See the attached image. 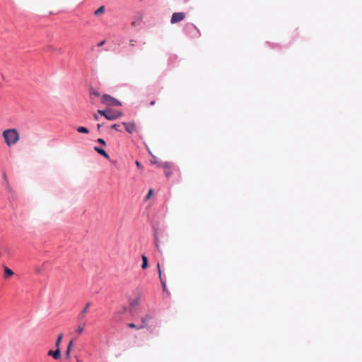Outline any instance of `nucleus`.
I'll use <instances>...</instances> for the list:
<instances>
[{
    "label": "nucleus",
    "mask_w": 362,
    "mask_h": 362,
    "mask_svg": "<svg viewBox=\"0 0 362 362\" xmlns=\"http://www.w3.org/2000/svg\"><path fill=\"white\" fill-rule=\"evenodd\" d=\"M2 136L8 146L16 144L20 140V134L16 129H8L3 131Z\"/></svg>",
    "instance_id": "1"
},
{
    "label": "nucleus",
    "mask_w": 362,
    "mask_h": 362,
    "mask_svg": "<svg viewBox=\"0 0 362 362\" xmlns=\"http://www.w3.org/2000/svg\"><path fill=\"white\" fill-rule=\"evenodd\" d=\"M98 112L100 115L104 116L108 120H115L117 118H119L122 115V112L115 111L110 108H107L103 110H98Z\"/></svg>",
    "instance_id": "2"
},
{
    "label": "nucleus",
    "mask_w": 362,
    "mask_h": 362,
    "mask_svg": "<svg viewBox=\"0 0 362 362\" xmlns=\"http://www.w3.org/2000/svg\"><path fill=\"white\" fill-rule=\"evenodd\" d=\"M102 103L107 105L120 106L121 103L110 95L105 94L102 97Z\"/></svg>",
    "instance_id": "3"
},
{
    "label": "nucleus",
    "mask_w": 362,
    "mask_h": 362,
    "mask_svg": "<svg viewBox=\"0 0 362 362\" xmlns=\"http://www.w3.org/2000/svg\"><path fill=\"white\" fill-rule=\"evenodd\" d=\"M185 18V13L182 12L174 13L171 17L170 22L173 24L177 23L183 21Z\"/></svg>",
    "instance_id": "4"
},
{
    "label": "nucleus",
    "mask_w": 362,
    "mask_h": 362,
    "mask_svg": "<svg viewBox=\"0 0 362 362\" xmlns=\"http://www.w3.org/2000/svg\"><path fill=\"white\" fill-rule=\"evenodd\" d=\"M122 124L124 126L125 130L129 134H133L137 130L135 122H122Z\"/></svg>",
    "instance_id": "5"
},
{
    "label": "nucleus",
    "mask_w": 362,
    "mask_h": 362,
    "mask_svg": "<svg viewBox=\"0 0 362 362\" xmlns=\"http://www.w3.org/2000/svg\"><path fill=\"white\" fill-rule=\"evenodd\" d=\"M151 319V316L150 315H146L141 318V324L138 325L137 329H141L146 327L147 322H148Z\"/></svg>",
    "instance_id": "6"
},
{
    "label": "nucleus",
    "mask_w": 362,
    "mask_h": 362,
    "mask_svg": "<svg viewBox=\"0 0 362 362\" xmlns=\"http://www.w3.org/2000/svg\"><path fill=\"white\" fill-rule=\"evenodd\" d=\"M47 355L49 356H52L53 357L54 359L57 360L60 358L61 356V351H60V349H58L57 348V349L55 351H52V350H49L48 352H47Z\"/></svg>",
    "instance_id": "7"
},
{
    "label": "nucleus",
    "mask_w": 362,
    "mask_h": 362,
    "mask_svg": "<svg viewBox=\"0 0 362 362\" xmlns=\"http://www.w3.org/2000/svg\"><path fill=\"white\" fill-rule=\"evenodd\" d=\"M157 269H158L159 279H160V283L162 284L163 290L165 291V289H166V284L164 281V280L163 279L162 272H161V269H160V264L159 262L157 263Z\"/></svg>",
    "instance_id": "8"
},
{
    "label": "nucleus",
    "mask_w": 362,
    "mask_h": 362,
    "mask_svg": "<svg viewBox=\"0 0 362 362\" xmlns=\"http://www.w3.org/2000/svg\"><path fill=\"white\" fill-rule=\"evenodd\" d=\"M90 306V303H88L86 305V307L82 310V311L80 313V314L78 315V319L81 320H83L85 316H86V314L88 312V308Z\"/></svg>",
    "instance_id": "9"
},
{
    "label": "nucleus",
    "mask_w": 362,
    "mask_h": 362,
    "mask_svg": "<svg viewBox=\"0 0 362 362\" xmlns=\"http://www.w3.org/2000/svg\"><path fill=\"white\" fill-rule=\"evenodd\" d=\"M94 150L98 152L100 155L104 156L105 158L107 159H109L110 158V156L109 155L106 153V151L103 149V148H100L98 146H95L94 147Z\"/></svg>",
    "instance_id": "10"
},
{
    "label": "nucleus",
    "mask_w": 362,
    "mask_h": 362,
    "mask_svg": "<svg viewBox=\"0 0 362 362\" xmlns=\"http://www.w3.org/2000/svg\"><path fill=\"white\" fill-rule=\"evenodd\" d=\"M4 276L6 278H9L13 275V271L7 267H4Z\"/></svg>",
    "instance_id": "11"
},
{
    "label": "nucleus",
    "mask_w": 362,
    "mask_h": 362,
    "mask_svg": "<svg viewBox=\"0 0 362 362\" xmlns=\"http://www.w3.org/2000/svg\"><path fill=\"white\" fill-rule=\"evenodd\" d=\"M141 258H142V262H143L141 268L143 269H146L148 267V258L146 255H142Z\"/></svg>",
    "instance_id": "12"
},
{
    "label": "nucleus",
    "mask_w": 362,
    "mask_h": 362,
    "mask_svg": "<svg viewBox=\"0 0 362 362\" xmlns=\"http://www.w3.org/2000/svg\"><path fill=\"white\" fill-rule=\"evenodd\" d=\"M105 11V7L104 6H101L94 12V14L95 16H100V14L104 13Z\"/></svg>",
    "instance_id": "13"
},
{
    "label": "nucleus",
    "mask_w": 362,
    "mask_h": 362,
    "mask_svg": "<svg viewBox=\"0 0 362 362\" xmlns=\"http://www.w3.org/2000/svg\"><path fill=\"white\" fill-rule=\"evenodd\" d=\"M158 166L163 168L165 170H167L172 168V164L170 163L165 162L158 164Z\"/></svg>",
    "instance_id": "14"
},
{
    "label": "nucleus",
    "mask_w": 362,
    "mask_h": 362,
    "mask_svg": "<svg viewBox=\"0 0 362 362\" xmlns=\"http://www.w3.org/2000/svg\"><path fill=\"white\" fill-rule=\"evenodd\" d=\"M63 336L64 334L62 333L59 334L58 335V337H57V341H56V347L59 349V346H60V344L62 342V340L63 339Z\"/></svg>",
    "instance_id": "15"
},
{
    "label": "nucleus",
    "mask_w": 362,
    "mask_h": 362,
    "mask_svg": "<svg viewBox=\"0 0 362 362\" xmlns=\"http://www.w3.org/2000/svg\"><path fill=\"white\" fill-rule=\"evenodd\" d=\"M77 132L79 133L88 134L89 131L86 127H79L77 128Z\"/></svg>",
    "instance_id": "16"
},
{
    "label": "nucleus",
    "mask_w": 362,
    "mask_h": 362,
    "mask_svg": "<svg viewBox=\"0 0 362 362\" xmlns=\"http://www.w3.org/2000/svg\"><path fill=\"white\" fill-rule=\"evenodd\" d=\"M155 245H156V249L159 252H161V250H160V245H159V243H158V238L156 236H155Z\"/></svg>",
    "instance_id": "17"
},
{
    "label": "nucleus",
    "mask_w": 362,
    "mask_h": 362,
    "mask_svg": "<svg viewBox=\"0 0 362 362\" xmlns=\"http://www.w3.org/2000/svg\"><path fill=\"white\" fill-rule=\"evenodd\" d=\"M83 331V325H79L78 326L76 332L78 334H81Z\"/></svg>",
    "instance_id": "18"
},
{
    "label": "nucleus",
    "mask_w": 362,
    "mask_h": 362,
    "mask_svg": "<svg viewBox=\"0 0 362 362\" xmlns=\"http://www.w3.org/2000/svg\"><path fill=\"white\" fill-rule=\"evenodd\" d=\"M112 128L115 129L116 131L122 132L119 124H112Z\"/></svg>",
    "instance_id": "19"
},
{
    "label": "nucleus",
    "mask_w": 362,
    "mask_h": 362,
    "mask_svg": "<svg viewBox=\"0 0 362 362\" xmlns=\"http://www.w3.org/2000/svg\"><path fill=\"white\" fill-rule=\"evenodd\" d=\"M153 189H150L148 192V194L146 197V199H148L151 197V195L153 194Z\"/></svg>",
    "instance_id": "20"
},
{
    "label": "nucleus",
    "mask_w": 362,
    "mask_h": 362,
    "mask_svg": "<svg viewBox=\"0 0 362 362\" xmlns=\"http://www.w3.org/2000/svg\"><path fill=\"white\" fill-rule=\"evenodd\" d=\"M127 326H128L129 328H132V329H134V328L137 329V327H138L137 325H136L134 323H132V322L129 323V324L127 325Z\"/></svg>",
    "instance_id": "21"
},
{
    "label": "nucleus",
    "mask_w": 362,
    "mask_h": 362,
    "mask_svg": "<svg viewBox=\"0 0 362 362\" xmlns=\"http://www.w3.org/2000/svg\"><path fill=\"white\" fill-rule=\"evenodd\" d=\"M97 141H98L99 144H102V145H103V146H105V145H106V143H105V140H104L103 139L100 138V139H98L97 140Z\"/></svg>",
    "instance_id": "22"
},
{
    "label": "nucleus",
    "mask_w": 362,
    "mask_h": 362,
    "mask_svg": "<svg viewBox=\"0 0 362 362\" xmlns=\"http://www.w3.org/2000/svg\"><path fill=\"white\" fill-rule=\"evenodd\" d=\"M165 175H166L167 177H169V176L171 175L170 169H167V170H165Z\"/></svg>",
    "instance_id": "23"
},
{
    "label": "nucleus",
    "mask_w": 362,
    "mask_h": 362,
    "mask_svg": "<svg viewBox=\"0 0 362 362\" xmlns=\"http://www.w3.org/2000/svg\"><path fill=\"white\" fill-rule=\"evenodd\" d=\"M90 93H91V94H93V95H96V96H99V93H98V92H97V91H95V90H90Z\"/></svg>",
    "instance_id": "24"
},
{
    "label": "nucleus",
    "mask_w": 362,
    "mask_h": 362,
    "mask_svg": "<svg viewBox=\"0 0 362 362\" xmlns=\"http://www.w3.org/2000/svg\"><path fill=\"white\" fill-rule=\"evenodd\" d=\"M136 166H137L139 169H142V168H143V167H142L141 164L138 160H136Z\"/></svg>",
    "instance_id": "25"
},
{
    "label": "nucleus",
    "mask_w": 362,
    "mask_h": 362,
    "mask_svg": "<svg viewBox=\"0 0 362 362\" xmlns=\"http://www.w3.org/2000/svg\"><path fill=\"white\" fill-rule=\"evenodd\" d=\"M72 345H73V341H71L67 346V350H71Z\"/></svg>",
    "instance_id": "26"
},
{
    "label": "nucleus",
    "mask_w": 362,
    "mask_h": 362,
    "mask_svg": "<svg viewBox=\"0 0 362 362\" xmlns=\"http://www.w3.org/2000/svg\"><path fill=\"white\" fill-rule=\"evenodd\" d=\"M70 351L71 350H66V356L68 358H70Z\"/></svg>",
    "instance_id": "27"
},
{
    "label": "nucleus",
    "mask_w": 362,
    "mask_h": 362,
    "mask_svg": "<svg viewBox=\"0 0 362 362\" xmlns=\"http://www.w3.org/2000/svg\"><path fill=\"white\" fill-rule=\"evenodd\" d=\"M156 104V100H153L150 102V105H154Z\"/></svg>",
    "instance_id": "28"
},
{
    "label": "nucleus",
    "mask_w": 362,
    "mask_h": 362,
    "mask_svg": "<svg viewBox=\"0 0 362 362\" xmlns=\"http://www.w3.org/2000/svg\"><path fill=\"white\" fill-rule=\"evenodd\" d=\"M151 163L152 164H157L158 165V164H159V163H158L156 160H153V161H152V160H151Z\"/></svg>",
    "instance_id": "29"
},
{
    "label": "nucleus",
    "mask_w": 362,
    "mask_h": 362,
    "mask_svg": "<svg viewBox=\"0 0 362 362\" xmlns=\"http://www.w3.org/2000/svg\"><path fill=\"white\" fill-rule=\"evenodd\" d=\"M76 362H83L81 359L76 358Z\"/></svg>",
    "instance_id": "30"
},
{
    "label": "nucleus",
    "mask_w": 362,
    "mask_h": 362,
    "mask_svg": "<svg viewBox=\"0 0 362 362\" xmlns=\"http://www.w3.org/2000/svg\"><path fill=\"white\" fill-rule=\"evenodd\" d=\"M104 41L101 42L100 44H99V46H102L103 44H104Z\"/></svg>",
    "instance_id": "31"
},
{
    "label": "nucleus",
    "mask_w": 362,
    "mask_h": 362,
    "mask_svg": "<svg viewBox=\"0 0 362 362\" xmlns=\"http://www.w3.org/2000/svg\"><path fill=\"white\" fill-rule=\"evenodd\" d=\"M98 129H100V124H98Z\"/></svg>",
    "instance_id": "32"
},
{
    "label": "nucleus",
    "mask_w": 362,
    "mask_h": 362,
    "mask_svg": "<svg viewBox=\"0 0 362 362\" xmlns=\"http://www.w3.org/2000/svg\"><path fill=\"white\" fill-rule=\"evenodd\" d=\"M95 119H98V116H97V115H95Z\"/></svg>",
    "instance_id": "33"
}]
</instances>
